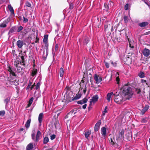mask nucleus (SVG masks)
<instances>
[{"instance_id":"f257e3e1","label":"nucleus","mask_w":150,"mask_h":150,"mask_svg":"<svg viewBox=\"0 0 150 150\" xmlns=\"http://www.w3.org/2000/svg\"><path fill=\"white\" fill-rule=\"evenodd\" d=\"M123 93L129 98H131L133 94L131 88L127 86H124L123 87Z\"/></svg>"},{"instance_id":"f03ea898","label":"nucleus","mask_w":150,"mask_h":150,"mask_svg":"<svg viewBox=\"0 0 150 150\" xmlns=\"http://www.w3.org/2000/svg\"><path fill=\"white\" fill-rule=\"evenodd\" d=\"M14 64L18 70L19 71H20L22 70V65L24 64H23V62H21L18 59H17L14 62Z\"/></svg>"},{"instance_id":"7ed1b4c3","label":"nucleus","mask_w":150,"mask_h":150,"mask_svg":"<svg viewBox=\"0 0 150 150\" xmlns=\"http://www.w3.org/2000/svg\"><path fill=\"white\" fill-rule=\"evenodd\" d=\"M123 98L121 95L115 94L114 97L115 102L118 104H120L123 101Z\"/></svg>"},{"instance_id":"20e7f679","label":"nucleus","mask_w":150,"mask_h":150,"mask_svg":"<svg viewBox=\"0 0 150 150\" xmlns=\"http://www.w3.org/2000/svg\"><path fill=\"white\" fill-rule=\"evenodd\" d=\"M94 78L96 81V83L97 84H98L102 80V77L96 74H95Z\"/></svg>"},{"instance_id":"39448f33","label":"nucleus","mask_w":150,"mask_h":150,"mask_svg":"<svg viewBox=\"0 0 150 150\" xmlns=\"http://www.w3.org/2000/svg\"><path fill=\"white\" fill-rule=\"evenodd\" d=\"M98 95H96L93 96L92 98L90 100V105H92V103L94 104L98 100Z\"/></svg>"},{"instance_id":"423d86ee","label":"nucleus","mask_w":150,"mask_h":150,"mask_svg":"<svg viewBox=\"0 0 150 150\" xmlns=\"http://www.w3.org/2000/svg\"><path fill=\"white\" fill-rule=\"evenodd\" d=\"M143 54L146 57H147L150 55V51L149 49L145 48L142 51Z\"/></svg>"},{"instance_id":"0eeeda50","label":"nucleus","mask_w":150,"mask_h":150,"mask_svg":"<svg viewBox=\"0 0 150 150\" xmlns=\"http://www.w3.org/2000/svg\"><path fill=\"white\" fill-rule=\"evenodd\" d=\"M101 122L100 120H98L96 124L95 125L94 127V130L95 131H97L99 129L100 126L101 124Z\"/></svg>"},{"instance_id":"6e6552de","label":"nucleus","mask_w":150,"mask_h":150,"mask_svg":"<svg viewBox=\"0 0 150 150\" xmlns=\"http://www.w3.org/2000/svg\"><path fill=\"white\" fill-rule=\"evenodd\" d=\"M23 44V42L22 40H18L16 42V45L19 48H21Z\"/></svg>"},{"instance_id":"1a4fd4ad","label":"nucleus","mask_w":150,"mask_h":150,"mask_svg":"<svg viewBox=\"0 0 150 150\" xmlns=\"http://www.w3.org/2000/svg\"><path fill=\"white\" fill-rule=\"evenodd\" d=\"M149 108V106L148 105H146L142 109L141 114L143 115L144 113L148 110Z\"/></svg>"},{"instance_id":"9d476101","label":"nucleus","mask_w":150,"mask_h":150,"mask_svg":"<svg viewBox=\"0 0 150 150\" xmlns=\"http://www.w3.org/2000/svg\"><path fill=\"white\" fill-rule=\"evenodd\" d=\"M112 95H115V94L113 92H111L110 93H108L107 94L106 97V99L108 102H110V101Z\"/></svg>"},{"instance_id":"9b49d317","label":"nucleus","mask_w":150,"mask_h":150,"mask_svg":"<svg viewBox=\"0 0 150 150\" xmlns=\"http://www.w3.org/2000/svg\"><path fill=\"white\" fill-rule=\"evenodd\" d=\"M88 101V99L86 98H84L83 100L78 101L77 103L79 104L82 105L86 103Z\"/></svg>"},{"instance_id":"f8f14e48","label":"nucleus","mask_w":150,"mask_h":150,"mask_svg":"<svg viewBox=\"0 0 150 150\" xmlns=\"http://www.w3.org/2000/svg\"><path fill=\"white\" fill-rule=\"evenodd\" d=\"M59 48L58 45L57 44L55 47V51L54 50H52V53L53 54V56H54V55L57 53Z\"/></svg>"},{"instance_id":"ddd939ff","label":"nucleus","mask_w":150,"mask_h":150,"mask_svg":"<svg viewBox=\"0 0 150 150\" xmlns=\"http://www.w3.org/2000/svg\"><path fill=\"white\" fill-rule=\"evenodd\" d=\"M33 148V145L32 143H29L26 146V150H32Z\"/></svg>"},{"instance_id":"4468645a","label":"nucleus","mask_w":150,"mask_h":150,"mask_svg":"<svg viewBox=\"0 0 150 150\" xmlns=\"http://www.w3.org/2000/svg\"><path fill=\"white\" fill-rule=\"evenodd\" d=\"M41 134V133L38 130L37 132V133L36 136V139L35 141L36 142H38L40 139V137Z\"/></svg>"},{"instance_id":"2eb2a0df","label":"nucleus","mask_w":150,"mask_h":150,"mask_svg":"<svg viewBox=\"0 0 150 150\" xmlns=\"http://www.w3.org/2000/svg\"><path fill=\"white\" fill-rule=\"evenodd\" d=\"M48 38V35H45L44 38H43V42L45 43V45H47V41Z\"/></svg>"},{"instance_id":"dca6fc26","label":"nucleus","mask_w":150,"mask_h":150,"mask_svg":"<svg viewBox=\"0 0 150 150\" xmlns=\"http://www.w3.org/2000/svg\"><path fill=\"white\" fill-rule=\"evenodd\" d=\"M102 135L105 137L106 135V129L105 127H103L102 128Z\"/></svg>"},{"instance_id":"f3484780","label":"nucleus","mask_w":150,"mask_h":150,"mask_svg":"<svg viewBox=\"0 0 150 150\" xmlns=\"http://www.w3.org/2000/svg\"><path fill=\"white\" fill-rule=\"evenodd\" d=\"M148 24L147 22H143L139 23V25L141 27H144L147 25Z\"/></svg>"},{"instance_id":"a211bd4d","label":"nucleus","mask_w":150,"mask_h":150,"mask_svg":"<svg viewBox=\"0 0 150 150\" xmlns=\"http://www.w3.org/2000/svg\"><path fill=\"white\" fill-rule=\"evenodd\" d=\"M124 131L123 130H122L119 133V136H118V139H120L122 138L124 136Z\"/></svg>"},{"instance_id":"6ab92c4d","label":"nucleus","mask_w":150,"mask_h":150,"mask_svg":"<svg viewBox=\"0 0 150 150\" xmlns=\"http://www.w3.org/2000/svg\"><path fill=\"white\" fill-rule=\"evenodd\" d=\"M43 117V115L42 113L40 114L38 117V121L40 123H41L42 121V119Z\"/></svg>"},{"instance_id":"aec40b11","label":"nucleus","mask_w":150,"mask_h":150,"mask_svg":"<svg viewBox=\"0 0 150 150\" xmlns=\"http://www.w3.org/2000/svg\"><path fill=\"white\" fill-rule=\"evenodd\" d=\"M30 122H31L30 119L28 120L27 121L26 124L25 125V127L27 128H28L30 127Z\"/></svg>"},{"instance_id":"412c9836","label":"nucleus","mask_w":150,"mask_h":150,"mask_svg":"<svg viewBox=\"0 0 150 150\" xmlns=\"http://www.w3.org/2000/svg\"><path fill=\"white\" fill-rule=\"evenodd\" d=\"M135 92L138 94H140L141 93V89L140 88L137 87L135 88Z\"/></svg>"},{"instance_id":"4be33fe9","label":"nucleus","mask_w":150,"mask_h":150,"mask_svg":"<svg viewBox=\"0 0 150 150\" xmlns=\"http://www.w3.org/2000/svg\"><path fill=\"white\" fill-rule=\"evenodd\" d=\"M81 96V94H77L75 96L73 99V100H77L79 99Z\"/></svg>"},{"instance_id":"5701e85b","label":"nucleus","mask_w":150,"mask_h":150,"mask_svg":"<svg viewBox=\"0 0 150 150\" xmlns=\"http://www.w3.org/2000/svg\"><path fill=\"white\" fill-rule=\"evenodd\" d=\"M8 7L9 10L11 12V13L14 14V10L13 9V7H12V6L10 5H8Z\"/></svg>"},{"instance_id":"b1692460","label":"nucleus","mask_w":150,"mask_h":150,"mask_svg":"<svg viewBox=\"0 0 150 150\" xmlns=\"http://www.w3.org/2000/svg\"><path fill=\"white\" fill-rule=\"evenodd\" d=\"M110 5H111L113 6L114 5V3L112 2H110L109 3L108 5L107 4H104V6L106 8L107 7V9H108L109 8V6Z\"/></svg>"},{"instance_id":"393cba45","label":"nucleus","mask_w":150,"mask_h":150,"mask_svg":"<svg viewBox=\"0 0 150 150\" xmlns=\"http://www.w3.org/2000/svg\"><path fill=\"white\" fill-rule=\"evenodd\" d=\"M6 22L7 21H4L3 23L0 24V27L4 28L6 26Z\"/></svg>"},{"instance_id":"a878e982","label":"nucleus","mask_w":150,"mask_h":150,"mask_svg":"<svg viewBox=\"0 0 150 150\" xmlns=\"http://www.w3.org/2000/svg\"><path fill=\"white\" fill-rule=\"evenodd\" d=\"M60 76L61 77H62L64 74V69L62 67L60 68L59 71Z\"/></svg>"},{"instance_id":"bb28decb","label":"nucleus","mask_w":150,"mask_h":150,"mask_svg":"<svg viewBox=\"0 0 150 150\" xmlns=\"http://www.w3.org/2000/svg\"><path fill=\"white\" fill-rule=\"evenodd\" d=\"M49 141V138L47 137H45L44 139L43 143L45 144H46Z\"/></svg>"},{"instance_id":"cd10ccee","label":"nucleus","mask_w":150,"mask_h":150,"mask_svg":"<svg viewBox=\"0 0 150 150\" xmlns=\"http://www.w3.org/2000/svg\"><path fill=\"white\" fill-rule=\"evenodd\" d=\"M91 134V132L89 131H88L87 132H86L85 133V135L86 138L87 139H88V137L89 135H90Z\"/></svg>"},{"instance_id":"c85d7f7f","label":"nucleus","mask_w":150,"mask_h":150,"mask_svg":"<svg viewBox=\"0 0 150 150\" xmlns=\"http://www.w3.org/2000/svg\"><path fill=\"white\" fill-rule=\"evenodd\" d=\"M33 97H32L30 98L28 104V107H30L33 101Z\"/></svg>"},{"instance_id":"c756f323","label":"nucleus","mask_w":150,"mask_h":150,"mask_svg":"<svg viewBox=\"0 0 150 150\" xmlns=\"http://www.w3.org/2000/svg\"><path fill=\"white\" fill-rule=\"evenodd\" d=\"M107 109L108 107L107 106H106L104 110L103 111V112L102 115H105V113L108 112Z\"/></svg>"},{"instance_id":"7c9ffc66","label":"nucleus","mask_w":150,"mask_h":150,"mask_svg":"<svg viewBox=\"0 0 150 150\" xmlns=\"http://www.w3.org/2000/svg\"><path fill=\"white\" fill-rule=\"evenodd\" d=\"M139 76L141 78H144L145 77L144 74L143 72H141L139 74Z\"/></svg>"},{"instance_id":"2f4dec72","label":"nucleus","mask_w":150,"mask_h":150,"mask_svg":"<svg viewBox=\"0 0 150 150\" xmlns=\"http://www.w3.org/2000/svg\"><path fill=\"white\" fill-rule=\"evenodd\" d=\"M124 19L125 23H127L128 22V17L127 16H124Z\"/></svg>"},{"instance_id":"473e14b6","label":"nucleus","mask_w":150,"mask_h":150,"mask_svg":"<svg viewBox=\"0 0 150 150\" xmlns=\"http://www.w3.org/2000/svg\"><path fill=\"white\" fill-rule=\"evenodd\" d=\"M37 73V70H34L32 72V76H34V75H36Z\"/></svg>"},{"instance_id":"72a5a7b5","label":"nucleus","mask_w":150,"mask_h":150,"mask_svg":"<svg viewBox=\"0 0 150 150\" xmlns=\"http://www.w3.org/2000/svg\"><path fill=\"white\" fill-rule=\"evenodd\" d=\"M129 7L130 6L129 4H126L125 6V10H127L128 9Z\"/></svg>"},{"instance_id":"f704fd0d","label":"nucleus","mask_w":150,"mask_h":150,"mask_svg":"<svg viewBox=\"0 0 150 150\" xmlns=\"http://www.w3.org/2000/svg\"><path fill=\"white\" fill-rule=\"evenodd\" d=\"M40 84L39 82H38L36 85L35 89L37 90L40 87Z\"/></svg>"},{"instance_id":"c9c22d12","label":"nucleus","mask_w":150,"mask_h":150,"mask_svg":"<svg viewBox=\"0 0 150 150\" xmlns=\"http://www.w3.org/2000/svg\"><path fill=\"white\" fill-rule=\"evenodd\" d=\"M9 99L7 98L5 99L4 102V103H6V106H7L8 103L9 102Z\"/></svg>"},{"instance_id":"e433bc0d","label":"nucleus","mask_w":150,"mask_h":150,"mask_svg":"<svg viewBox=\"0 0 150 150\" xmlns=\"http://www.w3.org/2000/svg\"><path fill=\"white\" fill-rule=\"evenodd\" d=\"M141 82L144 85V84H145L146 85H147V83H146V80H144L143 79H141Z\"/></svg>"},{"instance_id":"4c0bfd02","label":"nucleus","mask_w":150,"mask_h":150,"mask_svg":"<svg viewBox=\"0 0 150 150\" xmlns=\"http://www.w3.org/2000/svg\"><path fill=\"white\" fill-rule=\"evenodd\" d=\"M23 29V27L22 26H19L17 30V31L18 32H20Z\"/></svg>"},{"instance_id":"58836bf2","label":"nucleus","mask_w":150,"mask_h":150,"mask_svg":"<svg viewBox=\"0 0 150 150\" xmlns=\"http://www.w3.org/2000/svg\"><path fill=\"white\" fill-rule=\"evenodd\" d=\"M26 6L28 7H30L31 6V4L30 3L28 2H27L25 3Z\"/></svg>"},{"instance_id":"ea45409f","label":"nucleus","mask_w":150,"mask_h":150,"mask_svg":"<svg viewBox=\"0 0 150 150\" xmlns=\"http://www.w3.org/2000/svg\"><path fill=\"white\" fill-rule=\"evenodd\" d=\"M55 135L54 134H53L51 136H50V139L51 140H53L55 138Z\"/></svg>"},{"instance_id":"a19ab883","label":"nucleus","mask_w":150,"mask_h":150,"mask_svg":"<svg viewBox=\"0 0 150 150\" xmlns=\"http://www.w3.org/2000/svg\"><path fill=\"white\" fill-rule=\"evenodd\" d=\"M32 139L34 141L35 140V134L34 133H33L31 135Z\"/></svg>"},{"instance_id":"79ce46f5","label":"nucleus","mask_w":150,"mask_h":150,"mask_svg":"<svg viewBox=\"0 0 150 150\" xmlns=\"http://www.w3.org/2000/svg\"><path fill=\"white\" fill-rule=\"evenodd\" d=\"M5 114L4 111H0V115H4Z\"/></svg>"},{"instance_id":"37998d69","label":"nucleus","mask_w":150,"mask_h":150,"mask_svg":"<svg viewBox=\"0 0 150 150\" xmlns=\"http://www.w3.org/2000/svg\"><path fill=\"white\" fill-rule=\"evenodd\" d=\"M73 111H70L67 114V115H66L65 116V118H67V117H68V116L70 114H71L72 113H73Z\"/></svg>"},{"instance_id":"c03bdc74","label":"nucleus","mask_w":150,"mask_h":150,"mask_svg":"<svg viewBox=\"0 0 150 150\" xmlns=\"http://www.w3.org/2000/svg\"><path fill=\"white\" fill-rule=\"evenodd\" d=\"M23 22L24 23H26L28 21V19L27 18H25L24 17H23Z\"/></svg>"},{"instance_id":"a18cd8bd","label":"nucleus","mask_w":150,"mask_h":150,"mask_svg":"<svg viewBox=\"0 0 150 150\" xmlns=\"http://www.w3.org/2000/svg\"><path fill=\"white\" fill-rule=\"evenodd\" d=\"M89 40L88 38L86 39L84 41V43L85 44H86L89 41Z\"/></svg>"},{"instance_id":"49530a36","label":"nucleus","mask_w":150,"mask_h":150,"mask_svg":"<svg viewBox=\"0 0 150 150\" xmlns=\"http://www.w3.org/2000/svg\"><path fill=\"white\" fill-rule=\"evenodd\" d=\"M116 81L117 82V83L118 84L119 83V81H120V79L118 77H117L116 78Z\"/></svg>"},{"instance_id":"de8ad7c7","label":"nucleus","mask_w":150,"mask_h":150,"mask_svg":"<svg viewBox=\"0 0 150 150\" xmlns=\"http://www.w3.org/2000/svg\"><path fill=\"white\" fill-rule=\"evenodd\" d=\"M108 25H107V24H106L104 25V29L105 30H106L108 28Z\"/></svg>"},{"instance_id":"09e8293b","label":"nucleus","mask_w":150,"mask_h":150,"mask_svg":"<svg viewBox=\"0 0 150 150\" xmlns=\"http://www.w3.org/2000/svg\"><path fill=\"white\" fill-rule=\"evenodd\" d=\"M21 60H22V62H23V64H24V57L23 56H21Z\"/></svg>"},{"instance_id":"8fccbe9b","label":"nucleus","mask_w":150,"mask_h":150,"mask_svg":"<svg viewBox=\"0 0 150 150\" xmlns=\"http://www.w3.org/2000/svg\"><path fill=\"white\" fill-rule=\"evenodd\" d=\"M146 119L145 118V119H143L142 120V122H143V123H145L146 122Z\"/></svg>"},{"instance_id":"3c124183","label":"nucleus","mask_w":150,"mask_h":150,"mask_svg":"<svg viewBox=\"0 0 150 150\" xmlns=\"http://www.w3.org/2000/svg\"><path fill=\"white\" fill-rule=\"evenodd\" d=\"M105 64L106 67L108 68L109 67V65L107 62H105Z\"/></svg>"},{"instance_id":"603ef678","label":"nucleus","mask_w":150,"mask_h":150,"mask_svg":"<svg viewBox=\"0 0 150 150\" xmlns=\"http://www.w3.org/2000/svg\"><path fill=\"white\" fill-rule=\"evenodd\" d=\"M87 106V105L86 104H85L82 107V108L83 109H85L86 108Z\"/></svg>"},{"instance_id":"864d4df0","label":"nucleus","mask_w":150,"mask_h":150,"mask_svg":"<svg viewBox=\"0 0 150 150\" xmlns=\"http://www.w3.org/2000/svg\"><path fill=\"white\" fill-rule=\"evenodd\" d=\"M148 6H149V4L147 3L145 1V0H142Z\"/></svg>"},{"instance_id":"5fc2aeb1","label":"nucleus","mask_w":150,"mask_h":150,"mask_svg":"<svg viewBox=\"0 0 150 150\" xmlns=\"http://www.w3.org/2000/svg\"><path fill=\"white\" fill-rule=\"evenodd\" d=\"M35 83H34V84L33 85H32L31 87H30V89L31 90H32L33 89V88L34 87V86H35Z\"/></svg>"},{"instance_id":"6e6d98bb","label":"nucleus","mask_w":150,"mask_h":150,"mask_svg":"<svg viewBox=\"0 0 150 150\" xmlns=\"http://www.w3.org/2000/svg\"><path fill=\"white\" fill-rule=\"evenodd\" d=\"M39 41V39L37 38V37H36V40L35 41V42L36 43L38 42Z\"/></svg>"},{"instance_id":"4d7b16f0","label":"nucleus","mask_w":150,"mask_h":150,"mask_svg":"<svg viewBox=\"0 0 150 150\" xmlns=\"http://www.w3.org/2000/svg\"><path fill=\"white\" fill-rule=\"evenodd\" d=\"M14 81H15L14 80V81H12L11 82V85H14V84L15 85V84L14 83H14Z\"/></svg>"},{"instance_id":"13d9d810","label":"nucleus","mask_w":150,"mask_h":150,"mask_svg":"<svg viewBox=\"0 0 150 150\" xmlns=\"http://www.w3.org/2000/svg\"><path fill=\"white\" fill-rule=\"evenodd\" d=\"M86 91V87L83 89V92L84 93H85Z\"/></svg>"},{"instance_id":"bf43d9fd","label":"nucleus","mask_w":150,"mask_h":150,"mask_svg":"<svg viewBox=\"0 0 150 150\" xmlns=\"http://www.w3.org/2000/svg\"><path fill=\"white\" fill-rule=\"evenodd\" d=\"M32 82H31L30 81H29V83H28V85H29V86H30L31 85V84H32Z\"/></svg>"},{"instance_id":"052dcab7","label":"nucleus","mask_w":150,"mask_h":150,"mask_svg":"<svg viewBox=\"0 0 150 150\" xmlns=\"http://www.w3.org/2000/svg\"><path fill=\"white\" fill-rule=\"evenodd\" d=\"M53 149L52 148H48L47 150H53Z\"/></svg>"},{"instance_id":"680f3d73","label":"nucleus","mask_w":150,"mask_h":150,"mask_svg":"<svg viewBox=\"0 0 150 150\" xmlns=\"http://www.w3.org/2000/svg\"><path fill=\"white\" fill-rule=\"evenodd\" d=\"M30 87V86L29 85H28L27 87V89H29Z\"/></svg>"},{"instance_id":"e2e57ef3","label":"nucleus","mask_w":150,"mask_h":150,"mask_svg":"<svg viewBox=\"0 0 150 150\" xmlns=\"http://www.w3.org/2000/svg\"><path fill=\"white\" fill-rule=\"evenodd\" d=\"M24 130V129L23 128H21L20 129V130L21 131H22Z\"/></svg>"},{"instance_id":"0e129e2a","label":"nucleus","mask_w":150,"mask_h":150,"mask_svg":"<svg viewBox=\"0 0 150 150\" xmlns=\"http://www.w3.org/2000/svg\"><path fill=\"white\" fill-rule=\"evenodd\" d=\"M130 47H131L132 48H133V47H134V46H131V45H130Z\"/></svg>"},{"instance_id":"69168bd1","label":"nucleus","mask_w":150,"mask_h":150,"mask_svg":"<svg viewBox=\"0 0 150 150\" xmlns=\"http://www.w3.org/2000/svg\"><path fill=\"white\" fill-rule=\"evenodd\" d=\"M12 31L11 30H10V31L11 32V33L12 32V31Z\"/></svg>"},{"instance_id":"338daca9","label":"nucleus","mask_w":150,"mask_h":150,"mask_svg":"<svg viewBox=\"0 0 150 150\" xmlns=\"http://www.w3.org/2000/svg\"><path fill=\"white\" fill-rule=\"evenodd\" d=\"M111 141H112V139H111Z\"/></svg>"},{"instance_id":"774afa93","label":"nucleus","mask_w":150,"mask_h":150,"mask_svg":"<svg viewBox=\"0 0 150 150\" xmlns=\"http://www.w3.org/2000/svg\"><path fill=\"white\" fill-rule=\"evenodd\" d=\"M113 142V144H114V142Z\"/></svg>"}]
</instances>
